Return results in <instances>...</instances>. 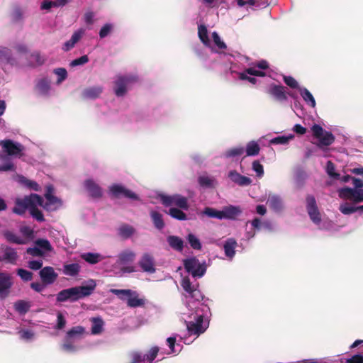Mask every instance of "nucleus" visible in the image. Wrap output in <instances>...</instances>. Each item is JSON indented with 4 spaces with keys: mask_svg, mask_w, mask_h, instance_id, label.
I'll use <instances>...</instances> for the list:
<instances>
[{
    "mask_svg": "<svg viewBox=\"0 0 363 363\" xmlns=\"http://www.w3.org/2000/svg\"><path fill=\"white\" fill-rule=\"evenodd\" d=\"M73 339L65 337L63 343L61 345V350L67 353H74L79 350V347L74 345Z\"/></svg>",
    "mask_w": 363,
    "mask_h": 363,
    "instance_id": "7c9ffc66",
    "label": "nucleus"
},
{
    "mask_svg": "<svg viewBox=\"0 0 363 363\" xmlns=\"http://www.w3.org/2000/svg\"><path fill=\"white\" fill-rule=\"evenodd\" d=\"M17 181L20 184H21L22 186L28 189L34 190L36 191H40V188L37 182L32 180H29L23 176H18Z\"/></svg>",
    "mask_w": 363,
    "mask_h": 363,
    "instance_id": "f704fd0d",
    "label": "nucleus"
},
{
    "mask_svg": "<svg viewBox=\"0 0 363 363\" xmlns=\"http://www.w3.org/2000/svg\"><path fill=\"white\" fill-rule=\"evenodd\" d=\"M307 211L311 220L317 225L320 229L328 230L332 225L330 221L324 220L321 222L319 211L316 205V201L313 196H308L306 198Z\"/></svg>",
    "mask_w": 363,
    "mask_h": 363,
    "instance_id": "39448f33",
    "label": "nucleus"
},
{
    "mask_svg": "<svg viewBox=\"0 0 363 363\" xmlns=\"http://www.w3.org/2000/svg\"><path fill=\"white\" fill-rule=\"evenodd\" d=\"M169 214L171 217L179 220H186V214L180 209L177 208H170L169 209Z\"/></svg>",
    "mask_w": 363,
    "mask_h": 363,
    "instance_id": "13d9d810",
    "label": "nucleus"
},
{
    "mask_svg": "<svg viewBox=\"0 0 363 363\" xmlns=\"http://www.w3.org/2000/svg\"><path fill=\"white\" fill-rule=\"evenodd\" d=\"M160 200L165 206L175 205L182 209L187 210L189 208L187 199L179 194L160 196Z\"/></svg>",
    "mask_w": 363,
    "mask_h": 363,
    "instance_id": "9b49d317",
    "label": "nucleus"
},
{
    "mask_svg": "<svg viewBox=\"0 0 363 363\" xmlns=\"http://www.w3.org/2000/svg\"><path fill=\"white\" fill-rule=\"evenodd\" d=\"M50 80L46 77L39 79L36 82L35 88L40 95L47 96L51 90Z\"/></svg>",
    "mask_w": 363,
    "mask_h": 363,
    "instance_id": "4be33fe9",
    "label": "nucleus"
},
{
    "mask_svg": "<svg viewBox=\"0 0 363 363\" xmlns=\"http://www.w3.org/2000/svg\"><path fill=\"white\" fill-rule=\"evenodd\" d=\"M91 333L92 335H99L104 330V322L101 317H94L91 319Z\"/></svg>",
    "mask_w": 363,
    "mask_h": 363,
    "instance_id": "c756f323",
    "label": "nucleus"
},
{
    "mask_svg": "<svg viewBox=\"0 0 363 363\" xmlns=\"http://www.w3.org/2000/svg\"><path fill=\"white\" fill-rule=\"evenodd\" d=\"M39 276L45 285L52 284L57 279L58 274L52 267H43L39 272Z\"/></svg>",
    "mask_w": 363,
    "mask_h": 363,
    "instance_id": "a211bd4d",
    "label": "nucleus"
},
{
    "mask_svg": "<svg viewBox=\"0 0 363 363\" xmlns=\"http://www.w3.org/2000/svg\"><path fill=\"white\" fill-rule=\"evenodd\" d=\"M113 24L111 23H105L100 29L99 35L100 38L103 39L107 37L113 29Z\"/></svg>",
    "mask_w": 363,
    "mask_h": 363,
    "instance_id": "052dcab7",
    "label": "nucleus"
},
{
    "mask_svg": "<svg viewBox=\"0 0 363 363\" xmlns=\"http://www.w3.org/2000/svg\"><path fill=\"white\" fill-rule=\"evenodd\" d=\"M228 177L232 182L242 186H248L252 182L250 178L241 175L235 170L230 171L228 174Z\"/></svg>",
    "mask_w": 363,
    "mask_h": 363,
    "instance_id": "b1692460",
    "label": "nucleus"
},
{
    "mask_svg": "<svg viewBox=\"0 0 363 363\" xmlns=\"http://www.w3.org/2000/svg\"><path fill=\"white\" fill-rule=\"evenodd\" d=\"M131 289H110V293L116 295L118 298L122 301H128L129 296L132 294Z\"/></svg>",
    "mask_w": 363,
    "mask_h": 363,
    "instance_id": "09e8293b",
    "label": "nucleus"
},
{
    "mask_svg": "<svg viewBox=\"0 0 363 363\" xmlns=\"http://www.w3.org/2000/svg\"><path fill=\"white\" fill-rule=\"evenodd\" d=\"M326 172L333 179H339L340 174L335 172V165L331 161H328L326 165Z\"/></svg>",
    "mask_w": 363,
    "mask_h": 363,
    "instance_id": "774afa93",
    "label": "nucleus"
},
{
    "mask_svg": "<svg viewBox=\"0 0 363 363\" xmlns=\"http://www.w3.org/2000/svg\"><path fill=\"white\" fill-rule=\"evenodd\" d=\"M85 333V328L82 326L78 325L72 327L70 330H69L65 336L67 337L73 339L74 340L80 338L84 333Z\"/></svg>",
    "mask_w": 363,
    "mask_h": 363,
    "instance_id": "c9c22d12",
    "label": "nucleus"
},
{
    "mask_svg": "<svg viewBox=\"0 0 363 363\" xmlns=\"http://www.w3.org/2000/svg\"><path fill=\"white\" fill-rule=\"evenodd\" d=\"M198 182L201 186L205 188L213 187L216 184V179L207 174L200 176L198 179Z\"/></svg>",
    "mask_w": 363,
    "mask_h": 363,
    "instance_id": "4c0bfd02",
    "label": "nucleus"
},
{
    "mask_svg": "<svg viewBox=\"0 0 363 363\" xmlns=\"http://www.w3.org/2000/svg\"><path fill=\"white\" fill-rule=\"evenodd\" d=\"M145 301L143 298L139 297V294L135 291H132V294L129 296L127 301V305L130 308H137L145 304Z\"/></svg>",
    "mask_w": 363,
    "mask_h": 363,
    "instance_id": "c85d7f7f",
    "label": "nucleus"
},
{
    "mask_svg": "<svg viewBox=\"0 0 363 363\" xmlns=\"http://www.w3.org/2000/svg\"><path fill=\"white\" fill-rule=\"evenodd\" d=\"M198 36L206 47L211 48L213 53L218 55L216 52H222V50L227 48L226 44L221 40L216 31H213L211 34L213 40H210L208 31L205 25L201 24L198 26ZM217 59L218 60V57Z\"/></svg>",
    "mask_w": 363,
    "mask_h": 363,
    "instance_id": "7ed1b4c3",
    "label": "nucleus"
},
{
    "mask_svg": "<svg viewBox=\"0 0 363 363\" xmlns=\"http://www.w3.org/2000/svg\"><path fill=\"white\" fill-rule=\"evenodd\" d=\"M135 254L130 250H125L118 255L117 263L120 266H124L133 262Z\"/></svg>",
    "mask_w": 363,
    "mask_h": 363,
    "instance_id": "a878e982",
    "label": "nucleus"
},
{
    "mask_svg": "<svg viewBox=\"0 0 363 363\" xmlns=\"http://www.w3.org/2000/svg\"><path fill=\"white\" fill-rule=\"evenodd\" d=\"M186 239H187L189 244L193 249L197 250H199L201 249L202 245L200 242V240L195 235H194L192 233H189L187 235Z\"/></svg>",
    "mask_w": 363,
    "mask_h": 363,
    "instance_id": "864d4df0",
    "label": "nucleus"
},
{
    "mask_svg": "<svg viewBox=\"0 0 363 363\" xmlns=\"http://www.w3.org/2000/svg\"><path fill=\"white\" fill-rule=\"evenodd\" d=\"M0 145L4 152L9 156L20 157L24 150L23 145L12 140H4L0 141Z\"/></svg>",
    "mask_w": 363,
    "mask_h": 363,
    "instance_id": "f8f14e48",
    "label": "nucleus"
},
{
    "mask_svg": "<svg viewBox=\"0 0 363 363\" xmlns=\"http://www.w3.org/2000/svg\"><path fill=\"white\" fill-rule=\"evenodd\" d=\"M150 217L155 227L158 230H162L164 227V223L162 218V215L157 211H152L150 212Z\"/></svg>",
    "mask_w": 363,
    "mask_h": 363,
    "instance_id": "a19ab883",
    "label": "nucleus"
},
{
    "mask_svg": "<svg viewBox=\"0 0 363 363\" xmlns=\"http://www.w3.org/2000/svg\"><path fill=\"white\" fill-rule=\"evenodd\" d=\"M177 335H174L167 339V344L169 348L168 354H178L182 350V346L179 343H177Z\"/></svg>",
    "mask_w": 363,
    "mask_h": 363,
    "instance_id": "2f4dec72",
    "label": "nucleus"
},
{
    "mask_svg": "<svg viewBox=\"0 0 363 363\" xmlns=\"http://www.w3.org/2000/svg\"><path fill=\"white\" fill-rule=\"evenodd\" d=\"M0 158L4 161V163L0 164V172L14 170V165L9 157H0Z\"/></svg>",
    "mask_w": 363,
    "mask_h": 363,
    "instance_id": "6e6d98bb",
    "label": "nucleus"
},
{
    "mask_svg": "<svg viewBox=\"0 0 363 363\" xmlns=\"http://www.w3.org/2000/svg\"><path fill=\"white\" fill-rule=\"evenodd\" d=\"M339 196L344 199H348L354 202L363 201V189H351L345 187L338 191Z\"/></svg>",
    "mask_w": 363,
    "mask_h": 363,
    "instance_id": "2eb2a0df",
    "label": "nucleus"
},
{
    "mask_svg": "<svg viewBox=\"0 0 363 363\" xmlns=\"http://www.w3.org/2000/svg\"><path fill=\"white\" fill-rule=\"evenodd\" d=\"M40 201L41 196L35 194H31L23 198H17L15 200V206L12 211L17 215L22 216L26 210L30 211L34 203H40Z\"/></svg>",
    "mask_w": 363,
    "mask_h": 363,
    "instance_id": "423d86ee",
    "label": "nucleus"
},
{
    "mask_svg": "<svg viewBox=\"0 0 363 363\" xmlns=\"http://www.w3.org/2000/svg\"><path fill=\"white\" fill-rule=\"evenodd\" d=\"M259 145L258 143L255 140L250 141L246 145L247 156H256L259 154Z\"/></svg>",
    "mask_w": 363,
    "mask_h": 363,
    "instance_id": "de8ad7c7",
    "label": "nucleus"
},
{
    "mask_svg": "<svg viewBox=\"0 0 363 363\" xmlns=\"http://www.w3.org/2000/svg\"><path fill=\"white\" fill-rule=\"evenodd\" d=\"M139 264L143 272L150 274H152L155 272L154 258L148 253H145L143 255Z\"/></svg>",
    "mask_w": 363,
    "mask_h": 363,
    "instance_id": "aec40b11",
    "label": "nucleus"
},
{
    "mask_svg": "<svg viewBox=\"0 0 363 363\" xmlns=\"http://www.w3.org/2000/svg\"><path fill=\"white\" fill-rule=\"evenodd\" d=\"M81 257L90 264H95L101 262L105 257L100 253L84 252L81 255Z\"/></svg>",
    "mask_w": 363,
    "mask_h": 363,
    "instance_id": "bb28decb",
    "label": "nucleus"
},
{
    "mask_svg": "<svg viewBox=\"0 0 363 363\" xmlns=\"http://www.w3.org/2000/svg\"><path fill=\"white\" fill-rule=\"evenodd\" d=\"M16 273L24 281H30L33 279V273L24 269H18Z\"/></svg>",
    "mask_w": 363,
    "mask_h": 363,
    "instance_id": "69168bd1",
    "label": "nucleus"
},
{
    "mask_svg": "<svg viewBox=\"0 0 363 363\" xmlns=\"http://www.w3.org/2000/svg\"><path fill=\"white\" fill-rule=\"evenodd\" d=\"M159 352V348L152 347L147 354H143L139 352H134L132 355V363H152Z\"/></svg>",
    "mask_w": 363,
    "mask_h": 363,
    "instance_id": "f3484780",
    "label": "nucleus"
},
{
    "mask_svg": "<svg viewBox=\"0 0 363 363\" xmlns=\"http://www.w3.org/2000/svg\"><path fill=\"white\" fill-rule=\"evenodd\" d=\"M31 305L28 301L19 300L14 303L15 310L21 315L26 314L30 309Z\"/></svg>",
    "mask_w": 363,
    "mask_h": 363,
    "instance_id": "49530a36",
    "label": "nucleus"
},
{
    "mask_svg": "<svg viewBox=\"0 0 363 363\" xmlns=\"http://www.w3.org/2000/svg\"><path fill=\"white\" fill-rule=\"evenodd\" d=\"M167 242L169 246L179 252H182L184 248V241L182 238L175 235H169L167 238Z\"/></svg>",
    "mask_w": 363,
    "mask_h": 363,
    "instance_id": "473e14b6",
    "label": "nucleus"
},
{
    "mask_svg": "<svg viewBox=\"0 0 363 363\" xmlns=\"http://www.w3.org/2000/svg\"><path fill=\"white\" fill-rule=\"evenodd\" d=\"M118 235L124 238L127 239L130 238L135 232V228L128 224L121 225L118 229Z\"/></svg>",
    "mask_w": 363,
    "mask_h": 363,
    "instance_id": "e433bc0d",
    "label": "nucleus"
},
{
    "mask_svg": "<svg viewBox=\"0 0 363 363\" xmlns=\"http://www.w3.org/2000/svg\"><path fill=\"white\" fill-rule=\"evenodd\" d=\"M294 138V134H289L287 135H281L273 138L269 140L270 145H287L291 140Z\"/></svg>",
    "mask_w": 363,
    "mask_h": 363,
    "instance_id": "ea45409f",
    "label": "nucleus"
},
{
    "mask_svg": "<svg viewBox=\"0 0 363 363\" xmlns=\"http://www.w3.org/2000/svg\"><path fill=\"white\" fill-rule=\"evenodd\" d=\"M339 209L342 213L345 215H350L354 213L357 209H360L363 211V205L358 208H355L350 203H345L340 205Z\"/></svg>",
    "mask_w": 363,
    "mask_h": 363,
    "instance_id": "3c124183",
    "label": "nucleus"
},
{
    "mask_svg": "<svg viewBox=\"0 0 363 363\" xmlns=\"http://www.w3.org/2000/svg\"><path fill=\"white\" fill-rule=\"evenodd\" d=\"M202 214H204L209 218H218L219 220H222V213L221 211L216 210L213 208L206 207L202 212Z\"/></svg>",
    "mask_w": 363,
    "mask_h": 363,
    "instance_id": "5fc2aeb1",
    "label": "nucleus"
},
{
    "mask_svg": "<svg viewBox=\"0 0 363 363\" xmlns=\"http://www.w3.org/2000/svg\"><path fill=\"white\" fill-rule=\"evenodd\" d=\"M104 91L102 86H94L85 89L82 91V96L86 99L94 100L100 96Z\"/></svg>",
    "mask_w": 363,
    "mask_h": 363,
    "instance_id": "5701e85b",
    "label": "nucleus"
},
{
    "mask_svg": "<svg viewBox=\"0 0 363 363\" xmlns=\"http://www.w3.org/2000/svg\"><path fill=\"white\" fill-rule=\"evenodd\" d=\"M85 32H86V29L85 28H80L77 29V30H75L73 33V34L72 35V36H71L69 40L74 45H76L82 39V38L84 35Z\"/></svg>",
    "mask_w": 363,
    "mask_h": 363,
    "instance_id": "0e129e2a",
    "label": "nucleus"
},
{
    "mask_svg": "<svg viewBox=\"0 0 363 363\" xmlns=\"http://www.w3.org/2000/svg\"><path fill=\"white\" fill-rule=\"evenodd\" d=\"M4 236L7 240V241L11 243H15L18 245H23L26 243V240L23 238H21L20 236L14 234L13 233L9 230L4 231Z\"/></svg>",
    "mask_w": 363,
    "mask_h": 363,
    "instance_id": "c03bdc74",
    "label": "nucleus"
},
{
    "mask_svg": "<svg viewBox=\"0 0 363 363\" xmlns=\"http://www.w3.org/2000/svg\"><path fill=\"white\" fill-rule=\"evenodd\" d=\"M318 140V146H329L334 142L335 137L330 132L325 131Z\"/></svg>",
    "mask_w": 363,
    "mask_h": 363,
    "instance_id": "79ce46f5",
    "label": "nucleus"
},
{
    "mask_svg": "<svg viewBox=\"0 0 363 363\" xmlns=\"http://www.w3.org/2000/svg\"><path fill=\"white\" fill-rule=\"evenodd\" d=\"M38 206L43 207V198L41 197V201L40 203H34L30 210V213L33 218H34L36 220L39 222L44 221V216L42 212L38 208Z\"/></svg>",
    "mask_w": 363,
    "mask_h": 363,
    "instance_id": "37998d69",
    "label": "nucleus"
},
{
    "mask_svg": "<svg viewBox=\"0 0 363 363\" xmlns=\"http://www.w3.org/2000/svg\"><path fill=\"white\" fill-rule=\"evenodd\" d=\"M138 82V77L135 74H120L114 81L113 91L118 97L123 96L129 87Z\"/></svg>",
    "mask_w": 363,
    "mask_h": 363,
    "instance_id": "20e7f679",
    "label": "nucleus"
},
{
    "mask_svg": "<svg viewBox=\"0 0 363 363\" xmlns=\"http://www.w3.org/2000/svg\"><path fill=\"white\" fill-rule=\"evenodd\" d=\"M13 286L12 277L7 272H0V299L6 298Z\"/></svg>",
    "mask_w": 363,
    "mask_h": 363,
    "instance_id": "dca6fc26",
    "label": "nucleus"
},
{
    "mask_svg": "<svg viewBox=\"0 0 363 363\" xmlns=\"http://www.w3.org/2000/svg\"><path fill=\"white\" fill-rule=\"evenodd\" d=\"M267 203L274 211H279L282 208V201L279 196H272L268 198Z\"/></svg>",
    "mask_w": 363,
    "mask_h": 363,
    "instance_id": "a18cd8bd",
    "label": "nucleus"
},
{
    "mask_svg": "<svg viewBox=\"0 0 363 363\" xmlns=\"http://www.w3.org/2000/svg\"><path fill=\"white\" fill-rule=\"evenodd\" d=\"M244 152V148L242 147H235L230 150H228L224 155L225 157H236L240 156Z\"/></svg>",
    "mask_w": 363,
    "mask_h": 363,
    "instance_id": "bf43d9fd",
    "label": "nucleus"
},
{
    "mask_svg": "<svg viewBox=\"0 0 363 363\" xmlns=\"http://www.w3.org/2000/svg\"><path fill=\"white\" fill-rule=\"evenodd\" d=\"M83 21L86 26L93 25L96 21L95 13L91 10L86 11L84 14Z\"/></svg>",
    "mask_w": 363,
    "mask_h": 363,
    "instance_id": "680f3d73",
    "label": "nucleus"
},
{
    "mask_svg": "<svg viewBox=\"0 0 363 363\" xmlns=\"http://www.w3.org/2000/svg\"><path fill=\"white\" fill-rule=\"evenodd\" d=\"M218 62L225 70H228L231 74L238 76L240 81H247L252 84H256L257 79L255 77L268 76L273 77L272 69L266 60L250 63V58L241 54L232 55L225 52H216Z\"/></svg>",
    "mask_w": 363,
    "mask_h": 363,
    "instance_id": "f03ea898",
    "label": "nucleus"
},
{
    "mask_svg": "<svg viewBox=\"0 0 363 363\" xmlns=\"http://www.w3.org/2000/svg\"><path fill=\"white\" fill-rule=\"evenodd\" d=\"M221 213L222 220H235L237 217L241 214L242 210L239 206L230 205L223 207V209L221 210Z\"/></svg>",
    "mask_w": 363,
    "mask_h": 363,
    "instance_id": "412c9836",
    "label": "nucleus"
},
{
    "mask_svg": "<svg viewBox=\"0 0 363 363\" xmlns=\"http://www.w3.org/2000/svg\"><path fill=\"white\" fill-rule=\"evenodd\" d=\"M80 269V265L77 263L68 264L64 265L63 273L67 276L74 277L79 274Z\"/></svg>",
    "mask_w": 363,
    "mask_h": 363,
    "instance_id": "58836bf2",
    "label": "nucleus"
},
{
    "mask_svg": "<svg viewBox=\"0 0 363 363\" xmlns=\"http://www.w3.org/2000/svg\"><path fill=\"white\" fill-rule=\"evenodd\" d=\"M34 243L35 245H36L44 252V255L46 252H51L52 250V247L47 239H37Z\"/></svg>",
    "mask_w": 363,
    "mask_h": 363,
    "instance_id": "8fccbe9b",
    "label": "nucleus"
},
{
    "mask_svg": "<svg viewBox=\"0 0 363 363\" xmlns=\"http://www.w3.org/2000/svg\"><path fill=\"white\" fill-rule=\"evenodd\" d=\"M283 79L285 84L292 89H297L299 91V88H302L299 86L298 82L291 76H284Z\"/></svg>",
    "mask_w": 363,
    "mask_h": 363,
    "instance_id": "338daca9",
    "label": "nucleus"
},
{
    "mask_svg": "<svg viewBox=\"0 0 363 363\" xmlns=\"http://www.w3.org/2000/svg\"><path fill=\"white\" fill-rule=\"evenodd\" d=\"M17 181L20 184H21L22 186L28 189L34 190L36 191H40V188L37 182L32 180H29L23 176H18Z\"/></svg>",
    "mask_w": 363,
    "mask_h": 363,
    "instance_id": "72a5a7b5",
    "label": "nucleus"
},
{
    "mask_svg": "<svg viewBox=\"0 0 363 363\" xmlns=\"http://www.w3.org/2000/svg\"><path fill=\"white\" fill-rule=\"evenodd\" d=\"M298 91L306 105L314 108L316 102L313 94L305 87L299 88Z\"/></svg>",
    "mask_w": 363,
    "mask_h": 363,
    "instance_id": "cd10ccee",
    "label": "nucleus"
},
{
    "mask_svg": "<svg viewBox=\"0 0 363 363\" xmlns=\"http://www.w3.org/2000/svg\"><path fill=\"white\" fill-rule=\"evenodd\" d=\"M184 266L186 271L195 278L202 277L206 271V262L201 263L196 257L186 259Z\"/></svg>",
    "mask_w": 363,
    "mask_h": 363,
    "instance_id": "6e6552de",
    "label": "nucleus"
},
{
    "mask_svg": "<svg viewBox=\"0 0 363 363\" xmlns=\"http://www.w3.org/2000/svg\"><path fill=\"white\" fill-rule=\"evenodd\" d=\"M84 186L89 195L92 198L99 199L102 196L103 189L94 179L85 180Z\"/></svg>",
    "mask_w": 363,
    "mask_h": 363,
    "instance_id": "6ab92c4d",
    "label": "nucleus"
},
{
    "mask_svg": "<svg viewBox=\"0 0 363 363\" xmlns=\"http://www.w3.org/2000/svg\"><path fill=\"white\" fill-rule=\"evenodd\" d=\"M109 194L115 198L125 197L131 200H138V196L127 189L125 186L121 184H113L108 188Z\"/></svg>",
    "mask_w": 363,
    "mask_h": 363,
    "instance_id": "9d476101",
    "label": "nucleus"
},
{
    "mask_svg": "<svg viewBox=\"0 0 363 363\" xmlns=\"http://www.w3.org/2000/svg\"><path fill=\"white\" fill-rule=\"evenodd\" d=\"M181 286L184 291L183 301L187 311L182 313V318L186 323L189 335H194L195 339L208 327L210 308L201 302L203 296L197 282L192 283L189 277H183Z\"/></svg>",
    "mask_w": 363,
    "mask_h": 363,
    "instance_id": "f257e3e1",
    "label": "nucleus"
},
{
    "mask_svg": "<svg viewBox=\"0 0 363 363\" xmlns=\"http://www.w3.org/2000/svg\"><path fill=\"white\" fill-rule=\"evenodd\" d=\"M237 242L234 238L227 239L223 244V250L228 259L232 260L235 255Z\"/></svg>",
    "mask_w": 363,
    "mask_h": 363,
    "instance_id": "393cba45",
    "label": "nucleus"
},
{
    "mask_svg": "<svg viewBox=\"0 0 363 363\" xmlns=\"http://www.w3.org/2000/svg\"><path fill=\"white\" fill-rule=\"evenodd\" d=\"M53 73L57 76V84H60L67 77V72L65 68H56Z\"/></svg>",
    "mask_w": 363,
    "mask_h": 363,
    "instance_id": "e2e57ef3",
    "label": "nucleus"
},
{
    "mask_svg": "<svg viewBox=\"0 0 363 363\" xmlns=\"http://www.w3.org/2000/svg\"><path fill=\"white\" fill-rule=\"evenodd\" d=\"M18 334L20 338L26 341H31L35 337V333L30 329H21L18 330Z\"/></svg>",
    "mask_w": 363,
    "mask_h": 363,
    "instance_id": "4d7b16f0",
    "label": "nucleus"
},
{
    "mask_svg": "<svg viewBox=\"0 0 363 363\" xmlns=\"http://www.w3.org/2000/svg\"><path fill=\"white\" fill-rule=\"evenodd\" d=\"M53 193V186L52 185L47 186L45 193V201L43 199V208L46 211H55L62 206L61 200L55 196Z\"/></svg>",
    "mask_w": 363,
    "mask_h": 363,
    "instance_id": "1a4fd4ad",
    "label": "nucleus"
},
{
    "mask_svg": "<svg viewBox=\"0 0 363 363\" xmlns=\"http://www.w3.org/2000/svg\"><path fill=\"white\" fill-rule=\"evenodd\" d=\"M19 256L16 249L7 246L1 245L0 247V262L9 264L11 265H16L18 260Z\"/></svg>",
    "mask_w": 363,
    "mask_h": 363,
    "instance_id": "ddd939ff",
    "label": "nucleus"
},
{
    "mask_svg": "<svg viewBox=\"0 0 363 363\" xmlns=\"http://www.w3.org/2000/svg\"><path fill=\"white\" fill-rule=\"evenodd\" d=\"M96 282L93 279L88 281L84 286H74L67 289L70 297V301H76L83 297L91 295L96 288Z\"/></svg>",
    "mask_w": 363,
    "mask_h": 363,
    "instance_id": "0eeeda50",
    "label": "nucleus"
},
{
    "mask_svg": "<svg viewBox=\"0 0 363 363\" xmlns=\"http://www.w3.org/2000/svg\"><path fill=\"white\" fill-rule=\"evenodd\" d=\"M265 92L274 99L281 102L285 101L288 99L286 88L282 85H278L274 83L270 84L265 87Z\"/></svg>",
    "mask_w": 363,
    "mask_h": 363,
    "instance_id": "4468645a",
    "label": "nucleus"
},
{
    "mask_svg": "<svg viewBox=\"0 0 363 363\" xmlns=\"http://www.w3.org/2000/svg\"><path fill=\"white\" fill-rule=\"evenodd\" d=\"M66 324H67V320H66L65 316L64 315V314L62 312L58 311L57 313L56 324L53 327V328L55 330H61L65 328Z\"/></svg>",
    "mask_w": 363,
    "mask_h": 363,
    "instance_id": "603ef678",
    "label": "nucleus"
}]
</instances>
